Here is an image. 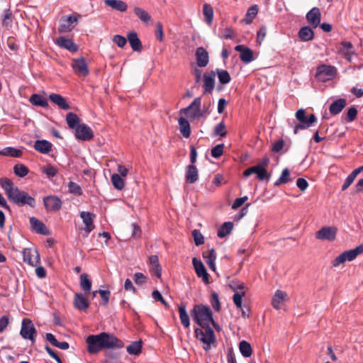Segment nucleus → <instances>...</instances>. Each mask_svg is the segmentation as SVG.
Listing matches in <instances>:
<instances>
[{
  "mask_svg": "<svg viewBox=\"0 0 363 363\" xmlns=\"http://www.w3.org/2000/svg\"><path fill=\"white\" fill-rule=\"evenodd\" d=\"M193 320L203 329L196 328L194 330L196 337L203 344V348L207 351L211 345L216 342V335L210 327V320H213V313L208 306L196 304L190 311Z\"/></svg>",
  "mask_w": 363,
  "mask_h": 363,
  "instance_id": "1",
  "label": "nucleus"
},
{
  "mask_svg": "<svg viewBox=\"0 0 363 363\" xmlns=\"http://www.w3.org/2000/svg\"><path fill=\"white\" fill-rule=\"evenodd\" d=\"M86 342L87 351L91 354H98L105 349H121L124 347L121 340L113 334L105 332L88 336Z\"/></svg>",
  "mask_w": 363,
  "mask_h": 363,
  "instance_id": "2",
  "label": "nucleus"
},
{
  "mask_svg": "<svg viewBox=\"0 0 363 363\" xmlns=\"http://www.w3.org/2000/svg\"><path fill=\"white\" fill-rule=\"evenodd\" d=\"M363 253V244L357 246L354 249L346 250L338 255L333 262L332 267H337L345 262L354 260L358 255Z\"/></svg>",
  "mask_w": 363,
  "mask_h": 363,
  "instance_id": "3",
  "label": "nucleus"
},
{
  "mask_svg": "<svg viewBox=\"0 0 363 363\" xmlns=\"http://www.w3.org/2000/svg\"><path fill=\"white\" fill-rule=\"evenodd\" d=\"M9 200L20 207L28 205L33 208L35 206V199L30 196L27 192L21 190L19 188L16 189L14 194H12Z\"/></svg>",
  "mask_w": 363,
  "mask_h": 363,
  "instance_id": "4",
  "label": "nucleus"
},
{
  "mask_svg": "<svg viewBox=\"0 0 363 363\" xmlns=\"http://www.w3.org/2000/svg\"><path fill=\"white\" fill-rule=\"evenodd\" d=\"M201 97H196L189 106L181 109L180 113L181 114L188 115L189 112L192 111V113L189 116L191 119L206 117L209 114V111L201 110Z\"/></svg>",
  "mask_w": 363,
  "mask_h": 363,
  "instance_id": "5",
  "label": "nucleus"
},
{
  "mask_svg": "<svg viewBox=\"0 0 363 363\" xmlns=\"http://www.w3.org/2000/svg\"><path fill=\"white\" fill-rule=\"evenodd\" d=\"M337 74L336 68L331 65H321L317 67L315 78L322 82H326L335 77Z\"/></svg>",
  "mask_w": 363,
  "mask_h": 363,
  "instance_id": "6",
  "label": "nucleus"
},
{
  "mask_svg": "<svg viewBox=\"0 0 363 363\" xmlns=\"http://www.w3.org/2000/svg\"><path fill=\"white\" fill-rule=\"evenodd\" d=\"M20 335L25 340L34 342L37 335V330L33 322L28 318H23L21 324Z\"/></svg>",
  "mask_w": 363,
  "mask_h": 363,
  "instance_id": "7",
  "label": "nucleus"
},
{
  "mask_svg": "<svg viewBox=\"0 0 363 363\" xmlns=\"http://www.w3.org/2000/svg\"><path fill=\"white\" fill-rule=\"evenodd\" d=\"M23 262L32 267H36L40 264V255L37 249L26 248L23 250Z\"/></svg>",
  "mask_w": 363,
  "mask_h": 363,
  "instance_id": "8",
  "label": "nucleus"
},
{
  "mask_svg": "<svg viewBox=\"0 0 363 363\" xmlns=\"http://www.w3.org/2000/svg\"><path fill=\"white\" fill-rule=\"evenodd\" d=\"M252 174H256L257 179L260 181L269 179L270 177V174L267 173L266 168L261 164L249 167L243 172V176L246 177Z\"/></svg>",
  "mask_w": 363,
  "mask_h": 363,
  "instance_id": "9",
  "label": "nucleus"
},
{
  "mask_svg": "<svg viewBox=\"0 0 363 363\" xmlns=\"http://www.w3.org/2000/svg\"><path fill=\"white\" fill-rule=\"evenodd\" d=\"M337 228L334 226H325L315 233V238L320 240L333 241L336 238Z\"/></svg>",
  "mask_w": 363,
  "mask_h": 363,
  "instance_id": "10",
  "label": "nucleus"
},
{
  "mask_svg": "<svg viewBox=\"0 0 363 363\" xmlns=\"http://www.w3.org/2000/svg\"><path fill=\"white\" fill-rule=\"evenodd\" d=\"M72 67L74 73L79 77H86L89 73L88 66L83 57L73 59L72 61Z\"/></svg>",
  "mask_w": 363,
  "mask_h": 363,
  "instance_id": "11",
  "label": "nucleus"
},
{
  "mask_svg": "<svg viewBox=\"0 0 363 363\" xmlns=\"http://www.w3.org/2000/svg\"><path fill=\"white\" fill-rule=\"evenodd\" d=\"M79 17H80L79 15L63 16L61 18V23L58 28L59 32L67 33L71 31L77 23Z\"/></svg>",
  "mask_w": 363,
  "mask_h": 363,
  "instance_id": "12",
  "label": "nucleus"
},
{
  "mask_svg": "<svg viewBox=\"0 0 363 363\" xmlns=\"http://www.w3.org/2000/svg\"><path fill=\"white\" fill-rule=\"evenodd\" d=\"M74 130L75 137L82 141H89L94 138L93 130L84 123L79 124Z\"/></svg>",
  "mask_w": 363,
  "mask_h": 363,
  "instance_id": "13",
  "label": "nucleus"
},
{
  "mask_svg": "<svg viewBox=\"0 0 363 363\" xmlns=\"http://www.w3.org/2000/svg\"><path fill=\"white\" fill-rule=\"evenodd\" d=\"M43 204L47 211H58L62 208V202L57 196H47L43 198Z\"/></svg>",
  "mask_w": 363,
  "mask_h": 363,
  "instance_id": "14",
  "label": "nucleus"
},
{
  "mask_svg": "<svg viewBox=\"0 0 363 363\" xmlns=\"http://www.w3.org/2000/svg\"><path fill=\"white\" fill-rule=\"evenodd\" d=\"M194 268L198 277L202 278L203 281L208 284H209V274L207 270L201 260L194 257L192 259Z\"/></svg>",
  "mask_w": 363,
  "mask_h": 363,
  "instance_id": "15",
  "label": "nucleus"
},
{
  "mask_svg": "<svg viewBox=\"0 0 363 363\" xmlns=\"http://www.w3.org/2000/svg\"><path fill=\"white\" fill-rule=\"evenodd\" d=\"M196 59L197 65L200 67H206L209 62L208 52L203 47H199L196 50Z\"/></svg>",
  "mask_w": 363,
  "mask_h": 363,
  "instance_id": "16",
  "label": "nucleus"
},
{
  "mask_svg": "<svg viewBox=\"0 0 363 363\" xmlns=\"http://www.w3.org/2000/svg\"><path fill=\"white\" fill-rule=\"evenodd\" d=\"M56 43L60 48L66 49L71 52H77L79 48L78 45L72 39L67 38L63 36L59 37L56 40Z\"/></svg>",
  "mask_w": 363,
  "mask_h": 363,
  "instance_id": "17",
  "label": "nucleus"
},
{
  "mask_svg": "<svg viewBox=\"0 0 363 363\" xmlns=\"http://www.w3.org/2000/svg\"><path fill=\"white\" fill-rule=\"evenodd\" d=\"M321 13L320 9L313 7L306 14V19L313 28H317L320 23Z\"/></svg>",
  "mask_w": 363,
  "mask_h": 363,
  "instance_id": "18",
  "label": "nucleus"
},
{
  "mask_svg": "<svg viewBox=\"0 0 363 363\" xmlns=\"http://www.w3.org/2000/svg\"><path fill=\"white\" fill-rule=\"evenodd\" d=\"M199 179V170L195 164H189L186 167L185 181L187 184H194Z\"/></svg>",
  "mask_w": 363,
  "mask_h": 363,
  "instance_id": "19",
  "label": "nucleus"
},
{
  "mask_svg": "<svg viewBox=\"0 0 363 363\" xmlns=\"http://www.w3.org/2000/svg\"><path fill=\"white\" fill-rule=\"evenodd\" d=\"M0 186L4 190L8 199L14 194L16 189H18V187L14 185L11 179L7 177L0 179Z\"/></svg>",
  "mask_w": 363,
  "mask_h": 363,
  "instance_id": "20",
  "label": "nucleus"
},
{
  "mask_svg": "<svg viewBox=\"0 0 363 363\" xmlns=\"http://www.w3.org/2000/svg\"><path fill=\"white\" fill-rule=\"evenodd\" d=\"M73 304L79 311H85L89 307V300L84 294L79 293L74 294Z\"/></svg>",
  "mask_w": 363,
  "mask_h": 363,
  "instance_id": "21",
  "label": "nucleus"
},
{
  "mask_svg": "<svg viewBox=\"0 0 363 363\" xmlns=\"http://www.w3.org/2000/svg\"><path fill=\"white\" fill-rule=\"evenodd\" d=\"M80 217L85 225L84 230L87 233H91L95 227L94 225V215L87 211H82L80 213Z\"/></svg>",
  "mask_w": 363,
  "mask_h": 363,
  "instance_id": "22",
  "label": "nucleus"
},
{
  "mask_svg": "<svg viewBox=\"0 0 363 363\" xmlns=\"http://www.w3.org/2000/svg\"><path fill=\"white\" fill-rule=\"evenodd\" d=\"M215 86V72H211V75L204 74L203 75V93L211 94Z\"/></svg>",
  "mask_w": 363,
  "mask_h": 363,
  "instance_id": "23",
  "label": "nucleus"
},
{
  "mask_svg": "<svg viewBox=\"0 0 363 363\" xmlns=\"http://www.w3.org/2000/svg\"><path fill=\"white\" fill-rule=\"evenodd\" d=\"M127 39L133 51L141 52L143 49V45L136 32H130L127 35Z\"/></svg>",
  "mask_w": 363,
  "mask_h": 363,
  "instance_id": "24",
  "label": "nucleus"
},
{
  "mask_svg": "<svg viewBox=\"0 0 363 363\" xmlns=\"http://www.w3.org/2000/svg\"><path fill=\"white\" fill-rule=\"evenodd\" d=\"M296 118L300 123L308 124H313L317 120L316 116L313 113L306 116V111L303 108L298 109L296 111Z\"/></svg>",
  "mask_w": 363,
  "mask_h": 363,
  "instance_id": "25",
  "label": "nucleus"
},
{
  "mask_svg": "<svg viewBox=\"0 0 363 363\" xmlns=\"http://www.w3.org/2000/svg\"><path fill=\"white\" fill-rule=\"evenodd\" d=\"M339 52L348 61H351L352 55L354 54L352 44L348 41L342 42L339 49Z\"/></svg>",
  "mask_w": 363,
  "mask_h": 363,
  "instance_id": "26",
  "label": "nucleus"
},
{
  "mask_svg": "<svg viewBox=\"0 0 363 363\" xmlns=\"http://www.w3.org/2000/svg\"><path fill=\"white\" fill-rule=\"evenodd\" d=\"M346 106V100L345 99H338L334 101L329 107V111L331 115L335 116L339 114Z\"/></svg>",
  "mask_w": 363,
  "mask_h": 363,
  "instance_id": "27",
  "label": "nucleus"
},
{
  "mask_svg": "<svg viewBox=\"0 0 363 363\" xmlns=\"http://www.w3.org/2000/svg\"><path fill=\"white\" fill-rule=\"evenodd\" d=\"M106 6L120 12H125L128 9L127 4L121 0H105Z\"/></svg>",
  "mask_w": 363,
  "mask_h": 363,
  "instance_id": "28",
  "label": "nucleus"
},
{
  "mask_svg": "<svg viewBox=\"0 0 363 363\" xmlns=\"http://www.w3.org/2000/svg\"><path fill=\"white\" fill-rule=\"evenodd\" d=\"M30 223L33 229L38 233L45 235L48 234V230L46 228L45 224L42 221L39 220L38 218L35 217H31L30 218Z\"/></svg>",
  "mask_w": 363,
  "mask_h": 363,
  "instance_id": "29",
  "label": "nucleus"
},
{
  "mask_svg": "<svg viewBox=\"0 0 363 363\" xmlns=\"http://www.w3.org/2000/svg\"><path fill=\"white\" fill-rule=\"evenodd\" d=\"M286 296V292L281 290H277L272 297V304L273 307L277 310L280 309Z\"/></svg>",
  "mask_w": 363,
  "mask_h": 363,
  "instance_id": "30",
  "label": "nucleus"
},
{
  "mask_svg": "<svg viewBox=\"0 0 363 363\" xmlns=\"http://www.w3.org/2000/svg\"><path fill=\"white\" fill-rule=\"evenodd\" d=\"M298 38L302 41H310L314 38V31L310 26H303L301 28L298 33Z\"/></svg>",
  "mask_w": 363,
  "mask_h": 363,
  "instance_id": "31",
  "label": "nucleus"
},
{
  "mask_svg": "<svg viewBox=\"0 0 363 363\" xmlns=\"http://www.w3.org/2000/svg\"><path fill=\"white\" fill-rule=\"evenodd\" d=\"M49 99L52 102L57 105L60 108L63 110H69L70 106L66 101L65 99L60 94H51L49 96Z\"/></svg>",
  "mask_w": 363,
  "mask_h": 363,
  "instance_id": "32",
  "label": "nucleus"
},
{
  "mask_svg": "<svg viewBox=\"0 0 363 363\" xmlns=\"http://www.w3.org/2000/svg\"><path fill=\"white\" fill-rule=\"evenodd\" d=\"M34 148L42 154H48L52 150V144L45 140H36Z\"/></svg>",
  "mask_w": 363,
  "mask_h": 363,
  "instance_id": "33",
  "label": "nucleus"
},
{
  "mask_svg": "<svg viewBox=\"0 0 363 363\" xmlns=\"http://www.w3.org/2000/svg\"><path fill=\"white\" fill-rule=\"evenodd\" d=\"M179 130L182 135L186 138H189L191 135V127L189 121L183 117L179 119Z\"/></svg>",
  "mask_w": 363,
  "mask_h": 363,
  "instance_id": "34",
  "label": "nucleus"
},
{
  "mask_svg": "<svg viewBox=\"0 0 363 363\" xmlns=\"http://www.w3.org/2000/svg\"><path fill=\"white\" fill-rule=\"evenodd\" d=\"M29 101L33 105L36 106H40L43 108L48 106V100L44 96L38 94H32Z\"/></svg>",
  "mask_w": 363,
  "mask_h": 363,
  "instance_id": "35",
  "label": "nucleus"
},
{
  "mask_svg": "<svg viewBox=\"0 0 363 363\" xmlns=\"http://www.w3.org/2000/svg\"><path fill=\"white\" fill-rule=\"evenodd\" d=\"M134 13L144 23H148L151 20V16L143 9L140 7H135Z\"/></svg>",
  "mask_w": 363,
  "mask_h": 363,
  "instance_id": "36",
  "label": "nucleus"
},
{
  "mask_svg": "<svg viewBox=\"0 0 363 363\" xmlns=\"http://www.w3.org/2000/svg\"><path fill=\"white\" fill-rule=\"evenodd\" d=\"M143 342L141 340L135 341L130 343L126 350L130 354L139 355L142 352Z\"/></svg>",
  "mask_w": 363,
  "mask_h": 363,
  "instance_id": "37",
  "label": "nucleus"
},
{
  "mask_svg": "<svg viewBox=\"0 0 363 363\" xmlns=\"http://www.w3.org/2000/svg\"><path fill=\"white\" fill-rule=\"evenodd\" d=\"M258 6L257 4H254L251 6L247 11L245 18H243V21H245L247 24H250L252 22L253 19L257 16L258 13Z\"/></svg>",
  "mask_w": 363,
  "mask_h": 363,
  "instance_id": "38",
  "label": "nucleus"
},
{
  "mask_svg": "<svg viewBox=\"0 0 363 363\" xmlns=\"http://www.w3.org/2000/svg\"><path fill=\"white\" fill-rule=\"evenodd\" d=\"M66 121L69 128L75 130L80 124V120L78 116L72 112H69L66 116Z\"/></svg>",
  "mask_w": 363,
  "mask_h": 363,
  "instance_id": "39",
  "label": "nucleus"
},
{
  "mask_svg": "<svg viewBox=\"0 0 363 363\" xmlns=\"http://www.w3.org/2000/svg\"><path fill=\"white\" fill-rule=\"evenodd\" d=\"M179 318L182 324L186 328H189L190 325V319L189 316L186 311V307L184 305H180L179 306Z\"/></svg>",
  "mask_w": 363,
  "mask_h": 363,
  "instance_id": "40",
  "label": "nucleus"
},
{
  "mask_svg": "<svg viewBox=\"0 0 363 363\" xmlns=\"http://www.w3.org/2000/svg\"><path fill=\"white\" fill-rule=\"evenodd\" d=\"M233 228V223L232 222L224 223L218 230V237L220 238H225L230 234Z\"/></svg>",
  "mask_w": 363,
  "mask_h": 363,
  "instance_id": "41",
  "label": "nucleus"
},
{
  "mask_svg": "<svg viewBox=\"0 0 363 363\" xmlns=\"http://www.w3.org/2000/svg\"><path fill=\"white\" fill-rule=\"evenodd\" d=\"M239 350L244 357H250L252 354V347L246 340H242L239 343Z\"/></svg>",
  "mask_w": 363,
  "mask_h": 363,
  "instance_id": "42",
  "label": "nucleus"
},
{
  "mask_svg": "<svg viewBox=\"0 0 363 363\" xmlns=\"http://www.w3.org/2000/svg\"><path fill=\"white\" fill-rule=\"evenodd\" d=\"M23 152L21 150L14 147H8L0 150V155L11 156L13 157H21Z\"/></svg>",
  "mask_w": 363,
  "mask_h": 363,
  "instance_id": "43",
  "label": "nucleus"
},
{
  "mask_svg": "<svg viewBox=\"0 0 363 363\" xmlns=\"http://www.w3.org/2000/svg\"><path fill=\"white\" fill-rule=\"evenodd\" d=\"M203 13L205 16V21L211 25L213 19V9L209 4H204L203 6Z\"/></svg>",
  "mask_w": 363,
  "mask_h": 363,
  "instance_id": "44",
  "label": "nucleus"
},
{
  "mask_svg": "<svg viewBox=\"0 0 363 363\" xmlns=\"http://www.w3.org/2000/svg\"><path fill=\"white\" fill-rule=\"evenodd\" d=\"M80 286L84 291H90L91 289V281L87 274H82L80 276Z\"/></svg>",
  "mask_w": 363,
  "mask_h": 363,
  "instance_id": "45",
  "label": "nucleus"
},
{
  "mask_svg": "<svg viewBox=\"0 0 363 363\" xmlns=\"http://www.w3.org/2000/svg\"><path fill=\"white\" fill-rule=\"evenodd\" d=\"M14 174L19 177H25L29 172L28 168L23 164H16L13 167Z\"/></svg>",
  "mask_w": 363,
  "mask_h": 363,
  "instance_id": "46",
  "label": "nucleus"
},
{
  "mask_svg": "<svg viewBox=\"0 0 363 363\" xmlns=\"http://www.w3.org/2000/svg\"><path fill=\"white\" fill-rule=\"evenodd\" d=\"M216 73L218 74V80L220 84H226L229 83L231 80V77L228 71L224 69H216Z\"/></svg>",
  "mask_w": 363,
  "mask_h": 363,
  "instance_id": "47",
  "label": "nucleus"
},
{
  "mask_svg": "<svg viewBox=\"0 0 363 363\" xmlns=\"http://www.w3.org/2000/svg\"><path fill=\"white\" fill-rule=\"evenodd\" d=\"M240 59L245 64L251 62L254 60L252 50L247 47L246 49L240 53Z\"/></svg>",
  "mask_w": 363,
  "mask_h": 363,
  "instance_id": "48",
  "label": "nucleus"
},
{
  "mask_svg": "<svg viewBox=\"0 0 363 363\" xmlns=\"http://www.w3.org/2000/svg\"><path fill=\"white\" fill-rule=\"evenodd\" d=\"M111 182L113 186L118 190H122L124 188V180L118 174H113L111 176Z\"/></svg>",
  "mask_w": 363,
  "mask_h": 363,
  "instance_id": "49",
  "label": "nucleus"
},
{
  "mask_svg": "<svg viewBox=\"0 0 363 363\" xmlns=\"http://www.w3.org/2000/svg\"><path fill=\"white\" fill-rule=\"evenodd\" d=\"M290 171L285 168L283 169L280 177L275 182V186H279L282 184H286L290 181Z\"/></svg>",
  "mask_w": 363,
  "mask_h": 363,
  "instance_id": "50",
  "label": "nucleus"
},
{
  "mask_svg": "<svg viewBox=\"0 0 363 363\" xmlns=\"http://www.w3.org/2000/svg\"><path fill=\"white\" fill-rule=\"evenodd\" d=\"M203 257L206 264L215 262L216 259V252L213 248L208 251L203 252Z\"/></svg>",
  "mask_w": 363,
  "mask_h": 363,
  "instance_id": "51",
  "label": "nucleus"
},
{
  "mask_svg": "<svg viewBox=\"0 0 363 363\" xmlns=\"http://www.w3.org/2000/svg\"><path fill=\"white\" fill-rule=\"evenodd\" d=\"M12 24V11L10 9H6L2 18V26L9 27Z\"/></svg>",
  "mask_w": 363,
  "mask_h": 363,
  "instance_id": "52",
  "label": "nucleus"
},
{
  "mask_svg": "<svg viewBox=\"0 0 363 363\" xmlns=\"http://www.w3.org/2000/svg\"><path fill=\"white\" fill-rule=\"evenodd\" d=\"M214 135L216 136L225 137L227 135V131L225 130V123L221 121L218 124H217L214 128Z\"/></svg>",
  "mask_w": 363,
  "mask_h": 363,
  "instance_id": "53",
  "label": "nucleus"
},
{
  "mask_svg": "<svg viewBox=\"0 0 363 363\" xmlns=\"http://www.w3.org/2000/svg\"><path fill=\"white\" fill-rule=\"evenodd\" d=\"M68 187L69 191L75 196H81L83 194L81 186L74 182H69Z\"/></svg>",
  "mask_w": 363,
  "mask_h": 363,
  "instance_id": "54",
  "label": "nucleus"
},
{
  "mask_svg": "<svg viewBox=\"0 0 363 363\" xmlns=\"http://www.w3.org/2000/svg\"><path fill=\"white\" fill-rule=\"evenodd\" d=\"M229 287L233 291H238V290L244 291L243 290L245 287V285L242 281H240L238 279H233L229 283Z\"/></svg>",
  "mask_w": 363,
  "mask_h": 363,
  "instance_id": "55",
  "label": "nucleus"
},
{
  "mask_svg": "<svg viewBox=\"0 0 363 363\" xmlns=\"http://www.w3.org/2000/svg\"><path fill=\"white\" fill-rule=\"evenodd\" d=\"M245 295V291L236 292L234 294L233 296V303L236 306V307L239 309H242V298Z\"/></svg>",
  "mask_w": 363,
  "mask_h": 363,
  "instance_id": "56",
  "label": "nucleus"
},
{
  "mask_svg": "<svg viewBox=\"0 0 363 363\" xmlns=\"http://www.w3.org/2000/svg\"><path fill=\"white\" fill-rule=\"evenodd\" d=\"M224 144H218L211 149V156L214 158H218L223 154Z\"/></svg>",
  "mask_w": 363,
  "mask_h": 363,
  "instance_id": "57",
  "label": "nucleus"
},
{
  "mask_svg": "<svg viewBox=\"0 0 363 363\" xmlns=\"http://www.w3.org/2000/svg\"><path fill=\"white\" fill-rule=\"evenodd\" d=\"M42 172L46 174L48 177L50 178L55 177L57 171L55 167L49 164L42 167Z\"/></svg>",
  "mask_w": 363,
  "mask_h": 363,
  "instance_id": "58",
  "label": "nucleus"
},
{
  "mask_svg": "<svg viewBox=\"0 0 363 363\" xmlns=\"http://www.w3.org/2000/svg\"><path fill=\"white\" fill-rule=\"evenodd\" d=\"M192 235L196 246H199L204 242V238L199 230H194L192 231Z\"/></svg>",
  "mask_w": 363,
  "mask_h": 363,
  "instance_id": "59",
  "label": "nucleus"
},
{
  "mask_svg": "<svg viewBox=\"0 0 363 363\" xmlns=\"http://www.w3.org/2000/svg\"><path fill=\"white\" fill-rule=\"evenodd\" d=\"M357 109L355 107H350L347 113V116L345 118L346 121L352 122L357 118Z\"/></svg>",
  "mask_w": 363,
  "mask_h": 363,
  "instance_id": "60",
  "label": "nucleus"
},
{
  "mask_svg": "<svg viewBox=\"0 0 363 363\" xmlns=\"http://www.w3.org/2000/svg\"><path fill=\"white\" fill-rule=\"evenodd\" d=\"M211 303L215 311H219L220 310V303L218 295L216 293H213L211 294Z\"/></svg>",
  "mask_w": 363,
  "mask_h": 363,
  "instance_id": "61",
  "label": "nucleus"
},
{
  "mask_svg": "<svg viewBox=\"0 0 363 363\" xmlns=\"http://www.w3.org/2000/svg\"><path fill=\"white\" fill-rule=\"evenodd\" d=\"M127 40V38L121 35H116L113 38V42L115 43L121 48L125 45Z\"/></svg>",
  "mask_w": 363,
  "mask_h": 363,
  "instance_id": "62",
  "label": "nucleus"
},
{
  "mask_svg": "<svg viewBox=\"0 0 363 363\" xmlns=\"http://www.w3.org/2000/svg\"><path fill=\"white\" fill-rule=\"evenodd\" d=\"M221 37L225 39L234 38V30L231 27H227L221 30Z\"/></svg>",
  "mask_w": 363,
  "mask_h": 363,
  "instance_id": "63",
  "label": "nucleus"
},
{
  "mask_svg": "<svg viewBox=\"0 0 363 363\" xmlns=\"http://www.w3.org/2000/svg\"><path fill=\"white\" fill-rule=\"evenodd\" d=\"M134 281L138 285H142L147 281V277L141 272H136L134 274Z\"/></svg>",
  "mask_w": 363,
  "mask_h": 363,
  "instance_id": "64",
  "label": "nucleus"
}]
</instances>
